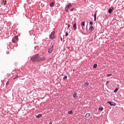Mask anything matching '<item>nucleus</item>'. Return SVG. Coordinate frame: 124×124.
<instances>
[{
	"mask_svg": "<svg viewBox=\"0 0 124 124\" xmlns=\"http://www.w3.org/2000/svg\"><path fill=\"white\" fill-rule=\"evenodd\" d=\"M31 60L32 62H41L46 61V58L45 57H40L39 54H36L31 58Z\"/></svg>",
	"mask_w": 124,
	"mask_h": 124,
	"instance_id": "nucleus-1",
	"label": "nucleus"
},
{
	"mask_svg": "<svg viewBox=\"0 0 124 124\" xmlns=\"http://www.w3.org/2000/svg\"><path fill=\"white\" fill-rule=\"evenodd\" d=\"M2 4H3L4 6H7L6 5H7V4H9V5H10V4H11V3H10V2H9V0H3L2 1Z\"/></svg>",
	"mask_w": 124,
	"mask_h": 124,
	"instance_id": "nucleus-2",
	"label": "nucleus"
},
{
	"mask_svg": "<svg viewBox=\"0 0 124 124\" xmlns=\"http://www.w3.org/2000/svg\"><path fill=\"white\" fill-rule=\"evenodd\" d=\"M49 38L50 39H55L56 37H55V31H52L49 35Z\"/></svg>",
	"mask_w": 124,
	"mask_h": 124,
	"instance_id": "nucleus-3",
	"label": "nucleus"
},
{
	"mask_svg": "<svg viewBox=\"0 0 124 124\" xmlns=\"http://www.w3.org/2000/svg\"><path fill=\"white\" fill-rule=\"evenodd\" d=\"M53 50H54V46L52 45L50 46V47H49L48 48V53L51 54V53H52V52H53Z\"/></svg>",
	"mask_w": 124,
	"mask_h": 124,
	"instance_id": "nucleus-4",
	"label": "nucleus"
},
{
	"mask_svg": "<svg viewBox=\"0 0 124 124\" xmlns=\"http://www.w3.org/2000/svg\"><path fill=\"white\" fill-rule=\"evenodd\" d=\"M107 103H108V104H109V105H110V106H116V103H115L114 102H112V101H108Z\"/></svg>",
	"mask_w": 124,
	"mask_h": 124,
	"instance_id": "nucleus-5",
	"label": "nucleus"
},
{
	"mask_svg": "<svg viewBox=\"0 0 124 124\" xmlns=\"http://www.w3.org/2000/svg\"><path fill=\"white\" fill-rule=\"evenodd\" d=\"M73 28L74 29V30L75 31H76V30H77V24L76 23H75L73 25Z\"/></svg>",
	"mask_w": 124,
	"mask_h": 124,
	"instance_id": "nucleus-6",
	"label": "nucleus"
},
{
	"mask_svg": "<svg viewBox=\"0 0 124 124\" xmlns=\"http://www.w3.org/2000/svg\"><path fill=\"white\" fill-rule=\"evenodd\" d=\"M82 31H84V27H85V21H82L81 23Z\"/></svg>",
	"mask_w": 124,
	"mask_h": 124,
	"instance_id": "nucleus-7",
	"label": "nucleus"
},
{
	"mask_svg": "<svg viewBox=\"0 0 124 124\" xmlns=\"http://www.w3.org/2000/svg\"><path fill=\"white\" fill-rule=\"evenodd\" d=\"M94 29H93V26H91L89 29V31H93Z\"/></svg>",
	"mask_w": 124,
	"mask_h": 124,
	"instance_id": "nucleus-8",
	"label": "nucleus"
},
{
	"mask_svg": "<svg viewBox=\"0 0 124 124\" xmlns=\"http://www.w3.org/2000/svg\"><path fill=\"white\" fill-rule=\"evenodd\" d=\"M112 12H113V9H111V8H109V9L108 10V13L109 14H111V13H112Z\"/></svg>",
	"mask_w": 124,
	"mask_h": 124,
	"instance_id": "nucleus-9",
	"label": "nucleus"
},
{
	"mask_svg": "<svg viewBox=\"0 0 124 124\" xmlns=\"http://www.w3.org/2000/svg\"><path fill=\"white\" fill-rule=\"evenodd\" d=\"M54 5H55V2H52L50 3V7H54Z\"/></svg>",
	"mask_w": 124,
	"mask_h": 124,
	"instance_id": "nucleus-10",
	"label": "nucleus"
},
{
	"mask_svg": "<svg viewBox=\"0 0 124 124\" xmlns=\"http://www.w3.org/2000/svg\"><path fill=\"white\" fill-rule=\"evenodd\" d=\"M26 2L27 3H25V4H30V3H31V2H32V1L27 0Z\"/></svg>",
	"mask_w": 124,
	"mask_h": 124,
	"instance_id": "nucleus-11",
	"label": "nucleus"
},
{
	"mask_svg": "<svg viewBox=\"0 0 124 124\" xmlns=\"http://www.w3.org/2000/svg\"><path fill=\"white\" fill-rule=\"evenodd\" d=\"M42 117V114H39L36 116V119H39V118H41Z\"/></svg>",
	"mask_w": 124,
	"mask_h": 124,
	"instance_id": "nucleus-12",
	"label": "nucleus"
},
{
	"mask_svg": "<svg viewBox=\"0 0 124 124\" xmlns=\"http://www.w3.org/2000/svg\"><path fill=\"white\" fill-rule=\"evenodd\" d=\"M90 116H91V114L87 113L85 115V118H89V117H90Z\"/></svg>",
	"mask_w": 124,
	"mask_h": 124,
	"instance_id": "nucleus-13",
	"label": "nucleus"
},
{
	"mask_svg": "<svg viewBox=\"0 0 124 124\" xmlns=\"http://www.w3.org/2000/svg\"><path fill=\"white\" fill-rule=\"evenodd\" d=\"M73 97H74V98L77 97V92H75V93L73 94Z\"/></svg>",
	"mask_w": 124,
	"mask_h": 124,
	"instance_id": "nucleus-14",
	"label": "nucleus"
},
{
	"mask_svg": "<svg viewBox=\"0 0 124 124\" xmlns=\"http://www.w3.org/2000/svg\"><path fill=\"white\" fill-rule=\"evenodd\" d=\"M89 86V82H86L84 83V87H88Z\"/></svg>",
	"mask_w": 124,
	"mask_h": 124,
	"instance_id": "nucleus-15",
	"label": "nucleus"
},
{
	"mask_svg": "<svg viewBox=\"0 0 124 124\" xmlns=\"http://www.w3.org/2000/svg\"><path fill=\"white\" fill-rule=\"evenodd\" d=\"M68 114H69V115H72V114H73V112L72 111V110L70 111H68Z\"/></svg>",
	"mask_w": 124,
	"mask_h": 124,
	"instance_id": "nucleus-16",
	"label": "nucleus"
},
{
	"mask_svg": "<svg viewBox=\"0 0 124 124\" xmlns=\"http://www.w3.org/2000/svg\"><path fill=\"white\" fill-rule=\"evenodd\" d=\"M71 7H72V6H71V4H68L66 6V7L68 8V9H69V8H71Z\"/></svg>",
	"mask_w": 124,
	"mask_h": 124,
	"instance_id": "nucleus-17",
	"label": "nucleus"
},
{
	"mask_svg": "<svg viewBox=\"0 0 124 124\" xmlns=\"http://www.w3.org/2000/svg\"><path fill=\"white\" fill-rule=\"evenodd\" d=\"M96 67H97V64L96 63L94 64L93 65V68H96Z\"/></svg>",
	"mask_w": 124,
	"mask_h": 124,
	"instance_id": "nucleus-18",
	"label": "nucleus"
},
{
	"mask_svg": "<svg viewBox=\"0 0 124 124\" xmlns=\"http://www.w3.org/2000/svg\"><path fill=\"white\" fill-rule=\"evenodd\" d=\"M119 91V88H116L114 91L113 93H117Z\"/></svg>",
	"mask_w": 124,
	"mask_h": 124,
	"instance_id": "nucleus-19",
	"label": "nucleus"
},
{
	"mask_svg": "<svg viewBox=\"0 0 124 124\" xmlns=\"http://www.w3.org/2000/svg\"><path fill=\"white\" fill-rule=\"evenodd\" d=\"M98 110H99L100 111H103V107H100L98 108Z\"/></svg>",
	"mask_w": 124,
	"mask_h": 124,
	"instance_id": "nucleus-20",
	"label": "nucleus"
},
{
	"mask_svg": "<svg viewBox=\"0 0 124 124\" xmlns=\"http://www.w3.org/2000/svg\"><path fill=\"white\" fill-rule=\"evenodd\" d=\"M118 5H122V4H123V2L118 1Z\"/></svg>",
	"mask_w": 124,
	"mask_h": 124,
	"instance_id": "nucleus-21",
	"label": "nucleus"
},
{
	"mask_svg": "<svg viewBox=\"0 0 124 124\" xmlns=\"http://www.w3.org/2000/svg\"><path fill=\"white\" fill-rule=\"evenodd\" d=\"M14 39L16 41H17L18 40V36H16L14 37Z\"/></svg>",
	"mask_w": 124,
	"mask_h": 124,
	"instance_id": "nucleus-22",
	"label": "nucleus"
},
{
	"mask_svg": "<svg viewBox=\"0 0 124 124\" xmlns=\"http://www.w3.org/2000/svg\"><path fill=\"white\" fill-rule=\"evenodd\" d=\"M12 42H13V43H16V41L14 39V38H12Z\"/></svg>",
	"mask_w": 124,
	"mask_h": 124,
	"instance_id": "nucleus-23",
	"label": "nucleus"
},
{
	"mask_svg": "<svg viewBox=\"0 0 124 124\" xmlns=\"http://www.w3.org/2000/svg\"><path fill=\"white\" fill-rule=\"evenodd\" d=\"M17 78H19V76L18 75H16L14 78V80H15V79H17Z\"/></svg>",
	"mask_w": 124,
	"mask_h": 124,
	"instance_id": "nucleus-24",
	"label": "nucleus"
},
{
	"mask_svg": "<svg viewBox=\"0 0 124 124\" xmlns=\"http://www.w3.org/2000/svg\"><path fill=\"white\" fill-rule=\"evenodd\" d=\"M90 25H91V26H93V21H91L89 23Z\"/></svg>",
	"mask_w": 124,
	"mask_h": 124,
	"instance_id": "nucleus-25",
	"label": "nucleus"
},
{
	"mask_svg": "<svg viewBox=\"0 0 124 124\" xmlns=\"http://www.w3.org/2000/svg\"><path fill=\"white\" fill-rule=\"evenodd\" d=\"M110 76H112V74H108L107 75V77H110Z\"/></svg>",
	"mask_w": 124,
	"mask_h": 124,
	"instance_id": "nucleus-26",
	"label": "nucleus"
},
{
	"mask_svg": "<svg viewBox=\"0 0 124 124\" xmlns=\"http://www.w3.org/2000/svg\"><path fill=\"white\" fill-rule=\"evenodd\" d=\"M63 79L64 80H65V79H67V76H65L63 78Z\"/></svg>",
	"mask_w": 124,
	"mask_h": 124,
	"instance_id": "nucleus-27",
	"label": "nucleus"
},
{
	"mask_svg": "<svg viewBox=\"0 0 124 124\" xmlns=\"http://www.w3.org/2000/svg\"><path fill=\"white\" fill-rule=\"evenodd\" d=\"M65 10L66 12H68V8H67V7L65 8Z\"/></svg>",
	"mask_w": 124,
	"mask_h": 124,
	"instance_id": "nucleus-28",
	"label": "nucleus"
},
{
	"mask_svg": "<svg viewBox=\"0 0 124 124\" xmlns=\"http://www.w3.org/2000/svg\"><path fill=\"white\" fill-rule=\"evenodd\" d=\"M68 32L67 31L66 32V33H65V36H68Z\"/></svg>",
	"mask_w": 124,
	"mask_h": 124,
	"instance_id": "nucleus-29",
	"label": "nucleus"
},
{
	"mask_svg": "<svg viewBox=\"0 0 124 124\" xmlns=\"http://www.w3.org/2000/svg\"><path fill=\"white\" fill-rule=\"evenodd\" d=\"M94 21H96V16H94Z\"/></svg>",
	"mask_w": 124,
	"mask_h": 124,
	"instance_id": "nucleus-30",
	"label": "nucleus"
},
{
	"mask_svg": "<svg viewBox=\"0 0 124 124\" xmlns=\"http://www.w3.org/2000/svg\"><path fill=\"white\" fill-rule=\"evenodd\" d=\"M74 10V8H72L70 9V11H73Z\"/></svg>",
	"mask_w": 124,
	"mask_h": 124,
	"instance_id": "nucleus-31",
	"label": "nucleus"
},
{
	"mask_svg": "<svg viewBox=\"0 0 124 124\" xmlns=\"http://www.w3.org/2000/svg\"><path fill=\"white\" fill-rule=\"evenodd\" d=\"M108 83H109V81H107L106 82V85H108Z\"/></svg>",
	"mask_w": 124,
	"mask_h": 124,
	"instance_id": "nucleus-32",
	"label": "nucleus"
},
{
	"mask_svg": "<svg viewBox=\"0 0 124 124\" xmlns=\"http://www.w3.org/2000/svg\"><path fill=\"white\" fill-rule=\"evenodd\" d=\"M94 17H96V14H94Z\"/></svg>",
	"mask_w": 124,
	"mask_h": 124,
	"instance_id": "nucleus-33",
	"label": "nucleus"
},
{
	"mask_svg": "<svg viewBox=\"0 0 124 124\" xmlns=\"http://www.w3.org/2000/svg\"><path fill=\"white\" fill-rule=\"evenodd\" d=\"M7 85H8V81H7L6 83V86H7Z\"/></svg>",
	"mask_w": 124,
	"mask_h": 124,
	"instance_id": "nucleus-34",
	"label": "nucleus"
},
{
	"mask_svg": "<svg viewBox=\"0 0 124 124\" xmlns=\"http://www.w3.org/2000/svg\"><path fill=\"white\" fill-rule=\"evenodd\" d=\"M69 27H70V24L68 25V28H69Z\"/></svg>",
	"mask_w": 124,
	"mask_h": 124,
	"instance_id": "nucleus-35",
	"label": "nucleus"
},
{
	"mask_svg": "<svg viewBox=\"0 0 124 124\" xmlns=\"http://www.w3.org/2000/svg\"><path fill=\"white\" fill-rule=\"evenodd\" d=\"M61 41H62V38H61Z\"/></svg>",
	"mask_w": 124,
	"mask_h": 124,
	"instance_id": "nucleus-36",
	"label": "nucleus"
},
{
	"mask_svg": "<svg viewBox=\"0 0 124 124\" xmlns=\"http://www.w3.org/2000/svg\"><path fill=\"white\" fill-rule=\"evenodd\" d=\"M0 21H1V17H0Z\"/></svg>",
	"mask_w": 124,
	"mask_h": 124,
	"instance_id": "nucleus-37",
	"label": "nucleus"
},
{
	"mask_svg": "<svg viewBox=\"0 0 124 124\" xmlns=\"http://www.w3.org/2000/svg\"><path fill=\"white\" fill-rule=\"evenodd\" d=\"M49 124H52V122H50Z\"/></svg>",
	"mask_w": 124,
	"mask_h": 124,
	"instance_id": "nucleus-38",
	"label": "nucleus"
},
{
	"mask_svg": "<svg viewBox=\"0 0 124 124\" xmlns=\"http://www.w3.org/2000/svg\"><path fill=\"white\" fill-rule=\"evenodd\" d=\"M13 1H14V2H15V0H14Z\"/></svg>",
	"mask_w": 124,
	"mask_h": 124,
	"instance_id": "nucleus-39",
	"label": "nucleus"
},
{
	"mask_svg": "<svg viewBox=\"0 0 124 124\" xmlns=\"http://www.w3.org/2000/svg\"><path fill=\"white\" fill-rule=\"evenodd\" d=\"M73 72H74V70H73Z\"/></svg>",
	"mask_w": 124,
	"mask_h": 124,
	"instance_id": "nucleus-40",
	"label": "nucleus"
}]
</instances>
